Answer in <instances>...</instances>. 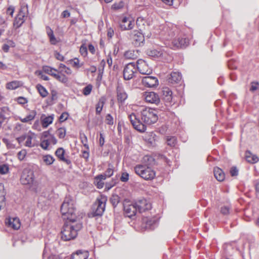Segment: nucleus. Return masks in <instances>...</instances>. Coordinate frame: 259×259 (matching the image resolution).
Wrapping results in <instances>:
<instances>
[{
	"label": "nucleus",
	"mask_w": 259,
	"mask_h": 259,
	"mask_svg": "<svg viewBox=\"0 0 259 259\" xmlns=\"http://www.w3.org/2000/svg\"><path fill=\"white\" fill-rule=\"evenodd\" d=\"M82 227V224L76 219L75 221L67 220L61 232V239L65 241L74 239Z\"/></svg>",
	"instance_id": "1"
},
{
	"label": "nucleus",
	"mask_w": 259,
	"mask_h": 259,
	"mask_svg": "<svg viewBox=\"0 0 259 259\" xmlns=\"http://www.w3.org/2000/svg\"><path fill=\"white\" fill-rule=\"evenodd\" d=\"M61 212L64 219L75 221L77 219L74 213L75 207L74 201L71 197H65L61 207Z\"/></svg>",
	"instance_id": "2"
},
{
	"label": "nucleus",
	"mask_w": 259,
	"mask_h": 259,
	"mask_svg": "<svg viewBox=\"0 0 259 259\" xmlns=\"http://www.w3.org/2000/svg\"><path fill=\"white\" fill-rule=\"evenodd\" d=\"M140 115L142 121L146 124L154 123L158 120L157 111L149 107H142Z\"/></svg>",
	"instance_id": "3"
},
{
	"label": "nucleus",
	"mask_w": 259,
	"mask_h": 259,
	"mask_svg": "<svg viewBox=\"0 0 259 259\" xmlns=\"http://www.w3.org/2000/svg\"><path fill=\"white\" fill-rule=\"evenodd\" d=\"M145 23V21L142 18H138L137 20L136 23L141 32L134 30L131 35L133 43L135 46H140L144 41V29L143 27L141 26V24L144 25Z\"/></svg>",
	"instance_id": "4"
},
{
	"label": "nucleus",
	"mask_w": 259,
	"mask_h": 259,
	"mask_svg": "<svg viewBox=\"0 0 259 259\" xmlns=\"http://www.w3.org/2000/svg\"><path fill=\"white\" fill-rule=\"evenodd\" d=\"M136 174L145 180H151L155 177V171L147 164H138L135 167Z\"/></svg>",
	"instance_id": "5"
},
{
	"label": "nucleus",
	"mask_w": 259,
	"mask_h": 259,
	"mask_svg": "<svg viewBox=\"0 0 259 259\" xmlns=\"http://www.w3.org/2000/svg\"><path fill=\"white\" fill-rule=\"evenodd\" d=\"M57 140L55 136L48 131L44 132L40 138V146L44 150H47L50 149L52 145L56 144Z\"/></svg>",
	"instance_id": "6"
},
{
	"label": "nucleus",
	"mask_w": 259,
	"mask_h": 259,
	"mask_svg": "<svg viewBox=\"0 0 259 259\" xmlns=\"http://www.w3.org/2000/svg\"><path fill=\"white\" fill-rule=\"evenodd\" d=\"M107 200V197L103 195L97 198L93 207L94 216L102 215L105 210Z\"/></svg>",
	"instance_id": "7"
},
{
	"label": "nucleus",
	"mask_w": 259,
	"mask_h": 259,
	"mask_svg": "<svg viewBox=\"0 0 259 259\" xmlns=\"http://www.w3.org/2000/svg\"><path fill=\"white\" fill-rule=\"evenodd\" d=\"M34 176L33 171L29 168H25L23 170L20 182L23 185H33Z\"/></svg>",
	"instance_id": "8"
},
{
	"label": "nucleus",
	"mask_w": 259,
	"mask_h": 259,
	"mask_svg": "<svg viewBox=\"0 0 259 259\" xmlns=\"http://www.w3.org/2000/svg\"><path fill=\"white\" fill-rule=\"evenodd\" d=\"M119 25L121 30H131L135 26L134 19L130 15L123 16L120 20Z\"/></svg>",
	"instance_id": "9"
},
{
	"label": "nucleus",
	"mask_w": 259,
	"mask_h": 259,
	"mask_svg": "<svg viewBox=\"0 0 259 259\" xmlns=\"http://www.w3.org/2000/svg\"><path fill=\"white\" fill-rule=\"evenodd\" d=\"M137 68L134 63L127 64L123 71V77L125 80H130L133 78L136 73Z\"/></svg>",
	"instance_id": "10"
},
{
	"label": "nucleus",
	"mask_w": 259,
	"mask_h": 259,
	"mask_svg": "<svg viewBox=\"0 0 259 259\" xmlns=\"http://www.w3.org/2000/svg\"><path fill=\"white\" fill-rule=\"evenodd\" d=\"M128 118L133 126L136 130L142 133L146 131V126L145 124L142 123L139 119H137L135 114H130Z\"/></svg>",
	"instance_id": "11"
},
{
	"label": "nucleus",
	"mask_w": 259,
	"mask_h": 259,
	"mask_svg": "<svg viewBox=\"0 0 259 259\" xmlns=\"http://www.w3.org/2000/svg\"><path fill=\"white\" fill-rule=\"evenodd\" d=\"M137 69L140 73L149 75L152 72V69L148 66L147 62L142 59H139L137 62Z\"/></svg>",
	"instance_id": "12"
},
{
	"label": "nucleus",
	"mask_w": 259,
	"mask_h": 259,
	"mask_svg": "<svg viewBox=\"0 0 259 259\" xmlns=\"http://www.w3.org/2000/svg\"><path fill=\"white\" fill-rule=\"evenodd\" d=\"M143 97L147 102L157 105L160 102L159 96L153 92H145Z\"/></svg>",
	"instance_id": "13"
},
{
	"label": "nucleus",
	"mask_w": 259,
	"mask_h": 259,
	"mask_svg": "<svg viewBox=\"0 0 259 259\" xmlns=\"http://www.w3.org/2000/svg\"><path fill=\"white\" fill-rule=\"evenodd\" d=\"M135 203L140 212H145L151 208V204L145 199H139Z\"/></svg>",
	"instance_id": "14"
},
{
	"label": "nucleus",
	"mask_w": 259,
	"mask_h": 259,
	"mask_svg": "<svg viewBox=\"0 0 259 259\" xmlns=\"http://www.w3.org/2000/svg\"><path fill=\"white\" fill-rule=\"evenodd\" d=\"M171 91L167 87H164L162 89V96L163 100L165 101L166 105L170 106L174 104L175 102L173 101V97L172 96Z\"/></svg>",
	"instance_id": "15"
},
{
	"label": "nucleus",
	"mask_w": 259,
	"mask_h": 259,
	"mask_svg": "<svg viewBox=\"0 0 259 259\" xmlns=\"http://www.w3.org/2000/svg\"><path fill=\"white\" fill-rule=\"evenodd\" d=\"M143 85L148 88H153L158 85V79L154 76H146L142 78Z\"/></svg>",
	"instance_id": "16"
},
{
	"label": "nucleus",
	"mask_w": 259,
	"mask_h": 259,
	"mask_svg": "<svg viewBox=\"0 0 259 259\" xmlns=\"http://www.w3.org/2000/svg\"><path fill=\"white\" fill-rule=\"evenodd\" d=\"M123 207L125 214L128 218H131L133 216H134L137 211L136 203H124Z\"/></svg>",
	"instance_id": "17"
},
{
	"label": "nucleus",
	"mask_w": 259,
	"mask_h": 259,
	"mask_svg": "<svg viewBox=\"0 0 259 259\" xmlns=\"http://www.w3.org/2000/svg\"><path fill=\"white\" fill-rule=\"evenodd\" d=\"M117 99L118 102L120 104H123L127 98V94L124 89L120 85L117 87Z\"/></svg>",
	"instance_id": "18"
},
{
	"label": "nucleus",
	"mask_w": 259,
	"mask_h": 259,
	"mask_svg": "<svg viewBox=\"0 0 259 259\" xmlns=\"http://www.w3.org/2000/svg\"><path fill=\"white\" fill-rule=\"evenodd\" d=\"M157 221L155 218H144L142 220V228L145 229H153L154 228Z\"/></svg>",
	"instance_id": "19"
},
{
	"label": "nucleus",
	"mask_w": 259,
	"mask_h": 259,
	"mask_svg": "<svg viewBox=\"0 0 259 259\" xmlns=\"http://www.w3.org/2000/svg\"><path fill=\"white\" fill-rule=\"evenodd\" d=\"M26 141L25 146L29 148L34 147L36 145V135L34 133L29 132L27 134L25 135Z\"/></svg>",
	"instance_id": "20"
},
{
	"label": "nucleus",
	"mask_w": 259,
	"mask_h": 259,
	"mask_svg": "<svg viewBox=\"0 0 259 259\" xmlns=\"http://www.w3.org/2000/svg\"><path fill=\"white\" fill-rule=\"evenodd\" d=\"M182 79V75L179 72H171L168 77V81L169 83H178L181 81Z\"/></svg>",
	"instance_id": "21"
},
{
	"label": "nucleus",
	"mask_w": 259,
	"mask_h": 259,
	"mask_svg": "<svg viewBox=\"0 0 259 259\" xmlns=\"http://www.w3.org/2000/svg\"><path fill=\"white\" fill-rule=\"evenodd\" d=\"M174 47L176 48L186 47L189 44V40L186 38L178 37L172 40V42Z\"/></svg>",
	"instance_id": "22"
},
{
	"label": "nucleus",
	"mask_w": 259,
	"mask_h": 259,
	"mask_svg": "<svg viewBox=\"0 0 259 259\" xmlns=\"http://www.w3.org/2000/svg\"><path fill=\"white\" fill-rule=\"evenodd\" d=\"M7 225L14 230H18L20 227V222L17 218H10L6 222Z\"/></svg>",
	"instance_id": "23"
},
{
	"label": "nucleus",
	"mask_w": 259,
	"mask_h": 259,
	"mask_svg": "<svg viewBox=\"0 0 259 259\" xmlns=\"http://www.w3.org/2000/svg\"><path fill=\"white\" fill-rule=\"evenodd\" d=\"M25 13H22V10H20L19 14L15 18L14 21V26L16 28H19L24 22Z\"/></svg>",
	"instance_id": "24"
},
{
	"label": "nucleus",
	"mask_w": 259,
	"mask_h": 259,
	"mask_svg": "<svg viewBox=\"0 0 259 259\" xmlns=\"http://www.w3.org/2000/svg\"><path fill=\"white\" fill-rule=\"evenodd\" d=\"M54 116L53 114L48 116H45V115H42L40 118L42 126L44 128H46L50 124L52 123L54 120Z\"/></svg>",
	"instance_id": "25"
},
{
	"label": "nucleus",
	"mask_w": 259,
	"mask_h": 259,
	"mask_svg": "<svg viewBox=\"0 0 259 259\" xmlns=\"http://www.w3.org/2000/svg\"><path fill=\"white\" fill-rule=\"evenodd\" d=\"M89 252L87 251L78 250L72 254L71 259H87Z\"/></svg>",
	"instance_id": "26"
},
{
	"label": "nucleus",
	"mask_w": 259,
	"mask_h": 259,
	"mask_svg": "<svg viewBox=\"0 0 259 259\" xmlns=\"http://www.w3.org/2000/svg\"><path fill=\"white\" fill-rule=\"evenodd\" d=\"M106 101V98L104 96L101 97L96 105V113L100 115Z\"/></svg>",
	"instance_id": "27"
},
{
	"label": "nucleus",
	"mask_w": 259,
	"mask_h": 259,
	"mask_svg": "<svg viewBox=\"0 0 259 259\" xmlns=\"http://www.w3.org/2000/svg\"><path fill=\"white\" fill-rule=\"evenodd\" d=\"M65 150L62 148H59L57 149L55 152L56 156L60 160L65 162L67 164H69L71 163L70 161L66 159L64 157Z\"/></svg>",
	"instance_id": "28"
},
{
	"label": "nucleus",
	"mask_w": 259,
	"mask_h": 259,
	"mask_svg": "<svg viewBox=\"0 0 259 259\" xmlns=\"http://www.w3.org/2000/svg\"><path fill=\"white\" fill-rule=\"evenodd\" d=\"M36 115V111L34 110H32L29 111L28 114L24 118L19 117V119L23 123L28 122L30 121L33 120Z\"/></svg>",
	"instance_id": "29"
},
{
	"label": "nucleus",
	"mask_w": 259,
	"mask_h": 259,
	"mask_svg": "<svg viewBox=\"0 0 259 259\" xmlns=\"http://www.w3.org/2000/svg\"><path fill=\"white\" fill-rule=\"evenodd\" d=\"M214 176L216 179L220 182H222L225 179V174L223 171L219 167H214L213 170Z\"/></svg>",
	"instance_id": "30"
},
{
	"label": "nucleus",
	"mask_w": 259,
	"mask_h": 259,
	"mask_svg": "<svg viewBox=\"0 0 259 259\" xmlns=\"http://www.w3.org/2000/svg\"><path fill=\"white\" fill-rule=\"evenodd\" d=\"M6 194L4 185L0 183V210L5 205Z\"/></svg>",
	"instance_id": "31"
},
{
	"label": "nucleus",
	"mask_w": 259,
	"mask_h": 259,
	"mask_svg": "<svg viewBox=\"0 0 259 259\" xmlns=\"http://www.w3.org/2000/svg\"><path fill=\"white\" fill-rule=\"evenodd\" d=\"M246 160L249 163H255L258 161V157L254 154L251 153L250 151H246L245 153Z\"/></svg>",
	"instance_id": "32"
},
{
	"label": "nucleus",
	"mask_w": 259,
	"mask_h": 259,
	"mask_svg": "<svg viewBox=\"0 0 259 259\" xmlns=\"http://www.w3.org/2000/svg\"><path fill=\"white\" fill-rule=\"evenodd\" d=\"M105 179V176L103 175H100L95 177L94 183L98 188L101 189L103 187L104 184L103 181Z\"/></svg>",
	"instance_id": "33"
},
{
	"label": "nucleus",
	"mask_w": 259,
	"mask_h": 259,
	"mask_svg": "<svg viewBox=\"0 0 259 259\" xmlns=\"http://www.w3.org/2000/svg\"><path fill=\"white\" fill-rule=\"evenodd\" d=\"M42 70L44 72L53 76L55 78L57 74L58 70L48 66H44Z\"/></svg>",
	"instance_id": "34"
},
{
	"label": "nucleus",
	"mask_w": 259,
	"mask_h": 259,
	"mask_svg": "<svg viewBox=\"0 0 259 259\" xmlns=\"http://www.w3.org/2000/svg\"><path fill=\"white\" fill-rule=\"evenodd\" d=\"M22 85V83L19 81H13L7 83L6 87L9 90H15Z\"/></svg>",
	"instance_id": "35"
},
{
	"label": "nucleus",
	"mask_w": 259,
	"mask_h": 259,
	"mask_svg": "<svg viewBox=\"0 0 259 259\" xmlns=\"http://www.w3.org/2000/svg\"><path fill=\"white\" fill-rule=\"evenodd\" d=\"M42 160L46 165H50L52 164L54 161V158L51 155L47 154L42 156Z\"/></svg>",
	"instance_id": "36"
},
{
	"label": "nucleus",
	"mask_w": 259,
	"mask_h": 259,
	"mask_svg": "<svg viewBox=\"0 0 259 259\" xmlns=\"http://www.w3.org/2000/svg\"><path fill=\"white\" fill-rule=\"evenodd\" d=\"M36 88L38 92H39L40 95L42 98H45L47 96L48 92L44 87H43L42 85L40 84H37Z\"/></svg>",
	"instance_id": "37"
},
{
	"label": "nucleus",
	"mask_w": 259,
	"mask_h": 259,
	"mask_svg": "<svg viewBox=\"0 0 259 259\" xmlns=\"http://www.w3.org/2000/svg\"><path fill=\"white\" fill-rule=\"evenodd\" d=\"M69 62L72 66L76 69H78L83 65V63H80L79 59L77 58L70 60Z\"/></svg>",
	"instance_id": "38"
},
{
	"label": "nucleus",
	"mask_w": 259,
	"mask_h": 259,
	"mask_svg": "<svg viewBox=\"0 0 259 259\" xmlns=\"http://www.w3.org/2000/svg\"><path fill=\"white\" fill-rule=\"evenodd\" d=\"M124 56L128 59H135L137 57V54L133 50L126 51L124 54Z\"/></svg>",
	"instance_id": "39"
},
{
	"label": "nucleus",
	"mask_w": 259,
	"mask_h": 259,
	"mask_svg": "<svg viewBox=\"0 0 259 259\" xmlns=\"http://www.w3.org/2000/svg\"><path fill=\"white\" fill-rule=\"evenodd\" d=\"M55 76V78L61 82L66 83L68 81V78L64 74L60 73V72H58L57 75Z\"/></svg>",
	"instance_id": "40"
},
{
	"label": "nucleus",
	"mask_w": 259,
	"mask_h": 259,
	"mask_svg": "<svg viewBox=\"0 0 259 259\" xmlns=\"http://www.w3.org/2000/svg\"><path fill=\"white\" fill-rule=\"evenodd\" d=\"M167 145L170 147H175L177 144V138L174 136H168L166 138Z\"/></svg>",
	"instance_id": "41"
},
{
	"label": "nucleus",
	"mask_w": 259,
	"mask_h": 259,
	"mask_svg": "<svg viewBox=\"0 0 259 259\" xmlns=\"http://www.w3.org/2000/svg\"><path fill=\"white\" fill-rule=\"evenodd\" d=\"M147 54L149 56L154 58H158L160 57L162 55V53L160 51H158L155 49L148 51Z\"/></svg>",
	"instance_id": "42"
},
{
	"label": "nucleus",
	"mask_w": 259,
	"mask_h": 259,
	"mask_svg": "<svg viewBox=\"0 0 259 259\" xmlns=\"http://www.w3.org/2000/svg\"><path fill=\"white\" fill-rule=\"evenodd\" d=\"M124 7V3L123 1H120L115 3L111 7V9L114 10H119L123 9Z\"/></svg>",
	"instance_id": "43"
},
{
	"label": "nucleus",
	"mask_w": 259,
	"mask_h": 259,
	"mask_svg": "<svg viewBox=\"0 0 259 259\" xmlns=\"http://www.w3.org/2000/svg\"><path fill=\"white\" fill-rule=\"evenodd\" d=\"M56 134L59 138L63 139L66 136V129L64 127H60L57 130Z\"/></svg>",
	"instance_id": "44"
},
{
	"label": "nucleus",
	"mask_w": 259,
	"mask_h": 259,
	"mask_svg": "<svg viewBox=\"0 0 259 259\" xmlns=\"http://www.w3.org/2000/svg\"><path fill=\"white\" fill-rule=\"evenodd\" d=\"M9 167L8 164H3L0 165V174L5 175L9 172Z\"/></svg>",
	"instance_id": "45"
},
{
	"label": "nucleus",
	"mask_w": 259,
	"mask_h": 259,
	"mask_svg": "<svg viewBox=\"0 0 259 259\" xmlns=\"http://www.w3.org/2000/svg\"><path fill=\"white\" fill-rule=\"evenodd\" d=\"M113 166L109 165V167L107 168V169L105 171L104 174H103V175H104L105 176V179L107 177H110L112 176L113 174Z\"/></svg>",
	"instance_id": "46"
},
{
	"label": "nucleus",
	"mask_w": 259,
	"mask_h": 259,
	"mask_svg": "<svg viewBox=\"0 0 259 259\" xmlns=\"http://www.w3.org/2000/svg\"><path fill=\"white\" fill-rule=\"evenodd\" d=\"M92 89L93 86L91 84H89L84 88L82 93L84 95L88 96L91 94Z\"/></svg>",
	"instance_id": "47"
},
{
	"label": "nucleus",
	"mask_w": 259,
	"mask_h": 259,
	"mask_svg": "<svg viewBox=\"0 0 259 259\" xmlns=\"http://www.w3.org/2000/svg\"><path fill=\"white\" fill-rule=\"evenodd\" d=\"M105 121L107 124L113 125L114 124V119L110 114H108L105 117Z\"/></svg>",
	"instance_id": "48"
},
{
	"label": "nucleus",
	"mask_w": 259,
	"mask_h": 259,
	"mask_svg": "<svg viewBox=\"0 0 259 259\" xmlns=\"http://www.w3.org/2000/svg\"><path fill=\"white\" fill-rule=\"evenodd\" d=\"M26 154H27V152L25 150L23 149V150H21L18 153V155H17L18 158L21 161L24 160V159L25 158V157L26 155Z\"/></svg>",
	"instance_id": "49"
},
{
	"label": "nucleus",
	"mask_w": 259,
	"mask_h": 259,
	"mask_svg": "<svg viewBox=\"0 0 259 259\" xmlns=\"http://www.w3.org/2000/svg\"><path fill=\"white\" fill-rule=\"evenodd\" d=\"M120 180L122 182H126L129 179V175L126 172H123L121 174V176L120 178Z\"/></svg>",
	"instance_id": "50"
},
{
	"label": "nucleus",
	"mask_w": 259,
	"mask_h": 259,
	"mask_svg": "<svg viewBox=\"0 0 259 259\" xmlns=\"http://www.w3.org/2000/svg\"><path fill=\"white\" fill-rule=\"evenodd\" d=\"M79 51L82 56L85 57L87 55L88 49L85 45H82L81 46Z\"/></svg>",
	"instance_id": "51"
},
{
	"label": "nucleus",
	"mask_w": 259,
	"mask_h": 259,
	"mask_svg": "<svg viewBox=\"0 0 259 259\" xmlns=\"http://www.w3.org/2000/svg\"><path fill=\"white\" fill-rule=\"evenodd\" d=\"M119 201V198L118 195H113L111 198V202L113 205L116 206Z\"/></svg>",
	"instance_id": "52"
},
{
	"label": "nucleus",
	"mask_w": 259,
	"mask_h": 259,
	"mask_svg": "<svg viewBox=\"0 0 259 259\" xmlns=\"http://www.w3.org/2000/svg\"><path fill=\"white\" fill-rule=\"evenodd\" d=\"M49 38L50 42L52 45H56L59 41V40L57 39V38L55 36L54 34L50 36Z\"/></svg>",
	"instance_id": "53"
},
{
	"label": "nucleus",
	"mask_w": 259,
	"mask_h": 259,
	"mask_svg": "<svg viewBox=\"0 0 259 259\" xmlns=\"http://www.w3.org/2000/svg\"><path fill=\"white\" fill-rule=\"evenodd\" d=\"M68 116L69 115L67 112H63L59 117V121L60 122H63L67 119Z\"/></svg>",
	"instance_id": "54"
},
{
	"label": "nucleus",
	"mask_w": 259,
	"mask_h": 259,
	"mask_svg": "<svg viewBox=\"0 0 259 259\" xmlns=\"http://www.w3.org/2000/svg\"><path fill=\"white\" fill-rule=\"evenodd\" d=\"M99 145L101 147H102L105 143V136L103 133H100V138L99 140Z\"/></svg>",
	"instance_id": "55"
},
{
	"label": "nucleus",
	"mask_w": 259,
	"mask_h": 259,
	"mask_svg": "<svg viewBox=\"0 0 259 259\" xmlns=\"http://www.w3.org/2000/svg\"><path fill=\"white\" fill-rule=\"evenodd\" d=\"M54 55L55 58L61 61H63L64 60V57L57 52H55Z\"/></svg>",
	"instance_id": "56"
},
{
	"label": "nucleus",
	"mask_w": 259,
	"mask_h": 259,
	"mask_svg": "<svg viewBox=\"0 0 259 259\" xmlns=\"http://www.w3.org/2000/svg\"><path fill=\"white\" fill-rule=\"evenodd\" d=\"M17 100L19 104H22V105L25 104L27 102V99L22 97H18L17 98Z\"/></svg>",
	"instance_id": "57"
},
{
	"label": "nucleus",
	"mask_w": 259,
	"mask_h": 259,
	"mask_svg": "<svg viewBox=\"0 0 259 259\" xmlns=\"http://www.w3.org/2000/svg\"><path fill=\"white\" fill-rule=\"evenodd\" d=\"M60 73H62L64 74L65 73L67 75H70L72 73V71L69 68L66 67L65 68H64V69L61 70Z\"/></svg>",
	"instance_id": "58"
},
{
	"label": "nucleus",
	"mask_w": 259,
	"mask_h": 259,
	"mask_svg": "<svg viewBox=\"0 0 259 259\" xmlns=\"http://www.w3.org/2000/svg\"><path fill=\"white\" fill-rule=\"evenodd\" d=\"M231 175L233 177L238 175V171L235 167H232L230 169Z\"/></svg>",
	"instance_id": "59"
},
{
	"label": "nucleus",
	"mask_w": 259,
	"mask_h": 259,
	"mask_svg": "<svg viewBox=\"0 0 259 259\" xmlns=\"http://www.w3.org/2000/svg\"><path fill=\"white\" fill-rule=\"evenodd\" d=\"M258 84L257 82H252L251 84V87L250 89V91L253 92L256 90L258 89Z\"/></svg>",
	"instance_id": "60"
},
{
	"label": "nucleus",
	"mask_w": 259,
	"mask_h": 259,
	"mask_svg": "<svg viewBox=\"0 0 259 259\" xmlns=\"http://www.w3.org/2000/svg\"><path fill=\"white\" fill-rule=\"evenodd\" d=\"M221 211L223 214H228L229 213V208L227 206L222 207Z\"/></svg>",
	"instance_id": "61"
},
{
	"label": "nucleus",
	"mask_w": 259,
	"mask_h": 259,
	"mask_svg": "<svg viewBox=\"0 0 259 259\" xmlns=\"http://www.w3.org/2000/svg\"><path fill=\"white\" fill-rule=\"evenodd\" d=\"M14 10H15L14 8L12 6H11L7 9V14L8 15H9L12 16L13 14L14 13Z\"/></svg>",
	"instance_id": "62"
},
{
	"label": "nucleus",
	"mask_w": 259,
	"mask_h": 259,
	"mask_svg": "<svg viewBox=\"0 0 259 259\" xmlns=\"http://www.w3.org/2000/svg\"><path fill=\"white\" fill-rule=\"evenodd\" d=\"M46 32L48 37L54 34L53 31L49 26L46 27Z\"/></svg>",
	"instance_id": "63"
},
{
	"label": "nucleus",
	"mask_w": 259,
	"mask_h": 259,
	"mask_svg": "<svg viewBox=\"0 0 259 259\" xmlns=\"http://www.w3.org/2000/svg\"><path fill=\"white\" fill-rule=\"evenodd\" d=\"M4 142L5 143V144L7 145V146L8 148H14V146L7 139H4Z\"/></svg>",
	"instance_id": "64"
}]
</instances>
